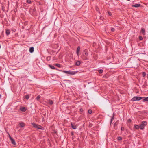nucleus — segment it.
<instances>
[{"label": "nucleus", "mask_w": 148, "mask_h": 148, "mask_svg": "<svg viewBox=\"0 0 148 148\" xmlns=\"http://www.w3.org/2000/svg\"><path fill=\"white\" fill-rule=\"evenodd\" d=\"M147 124V122L145 121H143L141 123V124L140 125V129L141 130H143L144 129L145 126Z\"/></svg>", "instance_id": "nucleus-1"}, {"label": "nucleus", "mask_w": 148, "mask_h": 148, "mask_svg": "<svg viewBox=\"0 0 148 148\" xmlns=\"http://www.w3.org/2000/svg\"><path fill=\"white\" fill-rule=\"evenodd\" d=\"M61 71L63 72L66 74L71 75H75L77 73V72L76 71H70L65 70Z\"/></svg>", "instance_id": "nucleus-2"}, {"label": "nucleus", "mask_w": 148, "mask_h": 148, "mask_svg": "<svg viewBox=\"0 0 148 148\" xmlns=\"http://www.w3.org/2000/svg\"><path fill=\"white\" fill-rule=\"evenodd\" d=\"M143 97H141L138 96H135L133 97L131 99L132 101H139L143 99Z\"/></svg>", "instance_id": "nucleus-3"}, {"label": "nucleus", "mask_w": 148, "mask_h": 148, "mask_svg": "<svg viewBox=\"0 0 148 148\" xmlns=\"http://www.w3.org/2000/svg\"><path fill=\"white\" fill-rule=\"evenodd\" d=\"M32 124L33 126V127H34V128H38V129H41L42 130H43L44 129L43 127H42V128H41L39 127H41V126L36 124L34 123H32Z\"/></svg>", "instance_id": "nucleus-4"}, {"label": "nucleus", "mask_w": 148, "mask_h": 148, "mask_svg": "<svg viewBox=\"0 0 148 148\" xmlns=\"http://www.w3.org/2000/svg\"><path fill=\"white\" fill-rule=\"evenodd\" d=\"M20 110L22 112H25L27 110V108L25 107H20Z\"/></svg>", "instance_id": "nucleus-5"}, {"label": "nucleus", "mask_w": 148, "mask_h": 148, "mask_svg": "<svg viewBox=\"0 0 148 148\" xmlns=\"http://www.w3.org/2000/svg\"><path fill=\"white\" fill-rule=\"evenodd\" d=\"M11 143H12V144L14 145H15L16 144V143L15 142V141L14 139L13 138H11L10 140Z\"/></svg>", "instance_id": "nucleus-6"}, {"label": "nucleus", "mask_w": 148, "mask_h": 148, "mask_svg": "<svg viewBox=\"0 0 148 148\" xmlns=\"http://www.w3.org/2000/svg\"><path fill=\"white\" fill-rule=\"evenodd\" d=\"M71 126L72 128L73 129H75L77 128V127L74 123H71Z\"/></svg>", "instance_id": "nucleus-7"}, {"label": "nucleus", "mask_w": 148, "mask_h": 148, "mask_svg": "<svg viewBox=\"0 0 148 148\" xmlns=\"http://www.w3.org/2000/svg\"><path fill=\"white\" fill-rule=\"evenodd\" d=\"M140 32L143 35H145V30L144 28H141Z\"/></svg>", "instance_id": "nucleus-8"}, {"label": "nucleus", "mask_w": 148, "mask_h": 148, "mask_svg": "<svg viewBox=\"0 0 148 148\" xmlns=\"http://www.w3.org/2000/svg\"><path fill=\"white\" fill-rule=\"evenodd\" d=\"M34 50V47H30L29 49V51L30 53H33Z\"/></svg>", "instance_id": "nucleus-9"}, {"label": "nucleus", "mask_w": 148, "mask_h": 148, "mask_svg": "<svg viewBox=\"0 0 148 148\" xmlns=\"http://www.w3.org/2000/svg\"><path fill=\"white\" fill-rule=\"evenodd\" d=\"M82 58L84 60H86L88 59L87 56H85L83 54L82 57Z\"/></svg>", "instance_id": "nucleus-10"}, {"label": "nucleus", "mask_w": 148, "mask_h": 148, "mask_svg": "<svg viewBox=\"0 0 148 148\" xmlns=\"http://www.w3.org/2000/svg\"><path fill=\"white\" fill-rule=\"evenodd\" d=\"M134 128L135 130H138L139 128H140V126L138 125H135L134 126Z\"/></svg>", "instance_id": "nucleus-11"}, {"label": "nucleus", "mask_w": 148, "mask_h": 148, "mask_svg": "<svg viewBox=\"0 0 148 148\" xmlns=\"http://www.w3.org/2000/svg\"><path fill=\"white\" fill-rule=\"evenodd\" d=\"M140 4H136L135 5H132V7H135L136 8H138L140 7Z\"/></svg>", "instance_id": "nucleus-12"}, {"label": "nucleus", "mask_w": 148, "mask_h": 148, "mask_svg": "<svg viewBox=\"0 0 148 148\" xmlns=\"http://www.w3.org/2000/svg\"><path fill=\"white\" fill-rule=\"evenodd\" d=\"M80 47L79 46L77 48V49L76 50V53L77 55H79V51H80Z\"/></svg>", "instance_id": "nucleus-13"}, {"label": "nucleus", "mask_w": 148, "mask_h": 148, "mask_svg": "<svg viewBox=\"0 0 148 148\" xmlns=\"http://www.w3.org/2000/svg\"><path fill=\"white\" fill-rule=\"evenodd\" d=\"M81 64V62L80 61H78L75 62V65L77 66H79Z\"/></svg>", "instance_id": "nucleus-14"}, {"label": "nucleus", "mask_w": 148, "mask_h": 148, "mask_svg": "<svg viewBox=\"0 0 148 148\" xmlns=\"http://www.w3.org/2000/svg\"><path fill=\"white\" fill-rule=\"evenodd\" d=\"M49 66L51 69H56L57 70L58 69L57 68H56L53 65H49Z\"/></svg>", "instance_id": "nucleus-15"}, {"label": "nucleus", "mask_w": 148, "mask_h": 148, "mask_svg": "<svg viewBox=\"0 0 148 148\" xmlns=\"http://www.w3.org/2000/svg\"><path fill=\"white\" fill-rule=\"evenodd\" d=\"M20 127H23L25 126V123L23 122H21L19 123Z\"/></svg>", "instance_id": "nucleus-16"}, {"label": "nucleus", "mask_w": 148, "mask_h": 148, "mask_svg": "<svg viewBox=\"0 0 148 148\" xmlns=\"http://www.w3.org/2000/svg\"><path fill=\"white\" fill-rule=\"evenodd\" d=\"M6 34L7 36L8 35L10 34V31L9 29H6Z\"/></svg>", "instance_id": "nucleus-17"}, {"label": "nucleus", "mask_w": 148, "mask_h": 148, "mask_svg": "<svg viewBox=\"0 0 148 148\" xmlns=\"http://www.w3.org/2000/svg\"><path fill=\"white\" fill-rule=\"evenodd\" d=\"M143 99H144L143 101H146L148 102V97H144Z\"/></svg>", "instance_id": "nucleus-18"}, {"label": "nucleus", "mask_w": 148, "mask_h": 148, "mask_svg": "<svg viewBox=\"0 0 148 148\" xmlns=\"http://www.w3.org/2000/svg\"><path fill=\"white\" fill-rule=\"evenodd\" d=\"M48 103L50 105H52L53 104V101H52V100H49V101Z\"/></svg>", "instance_id": "nucleus-19"}, {"label": "nucleus", "mask_w": 148, "mask_h": 148, "mask_svg": "<svg viewBox=\"0 0 148 148\" xmlns=\"http://www.w3.org/2000/svg\"><path fill=\"white\" fill-rule=\"evenodd\" d=\"M146 75V74L145 72H143L142 73V75L143 77H144Z\"/></svg>", "instance_id": "nucleus-20"}, {"label": "nucleus", "mask_w": 148, "mask_h": 148, "mask_svg": "<svg viewBox=\"0 0 148 148\" xmlns=\"http://www.w3.org/2000/svg\"><path fill=\"white\" fill-rule=\"evenodd\" d=\"M122 138L121 136H119L117 137L118 140H122Z\"/></svg>", "instance_id": "nucleus-21"}, {"label": "nucleus", "mask_w": 148, "mask_h": 148, "mask_svg": "<svg viewBox=\"0 0 148 148\" xmlns=\"http://www.w3.org/2000/svg\"><path fill=\"white\" fill-rule=\"evenodd\" d=\"M51 56H49L47 58V61H49L51 60Z\"/></svg>", "instance_id": "nucleus-22"}, {"label": "nucleus", "mask_w": 148, "mask_h": 148, "mask_svg": "<svg viewBox=\"0 0 148 148\" xmlns=\"http://www.w3.org/2000/svg\"><path fill=\"white\" fill-rule=\"evenodd\" d=\"M56 66L58 67H60V65L59 64L57 63L56 64H55Z\"/></svg>", "instance_id": "nucleus-23"}, {"label": "nucleus", "mask_w": 148, "mask_h": 148, "mask_svg": "<svg viewBox=\"0 0 148 148\" xmlns=\"http://www.w3.org/2000/svg\"><path fill=\"white\" fill-rule=\"evenodd\" d=\"M103 72V70L102 69H100L99 70V73L100 74H101Z\"/></svg>", "instance_id": "nucleus-24"}, {"label": "nucleus", "mask_w": 148, "mask_h": 148, "mask_svg": "<svg viewBox=\"0 0 148 148\" xmlns=\"http://www.w3.org/2000/svg\"><path fill=\"white\" fill-rule=\"evenodd\" d=\"M92 110L90 109L88 111V112L89 114H91L92 113Z\"/></svg>", "instance_id": "nucleus-25"}, {"label": "nucleus", "mask_w": 148, "mask_h": 148, "mask_svg": "<svg viewBox=\"0 0 148 148\" xmlns=\"http://www.w3.org/2000/svg\"><path fill=\"white\" fill-rule=\"evenodd\" d=\"M40 95H38L37 97H36V99L37 100H39V99H40Z\"/></svg>", "instance_id": "nucleus-26"}, {"label": "nucleus", "mask_w": 148, "mask_h": 148, "mask_svg": "<svg viewBox=\"0 0 148 148\" xmlns=\"http://www.w3.org/2000/svg\"><path fill=\"white\" fill-rule=\"evenodd\" d=\"M27 2L29 4H30L31 3V1L30 0H27Z\"/></svg>", "instance_id": "nucleus-27"}, {"label": "nucleus", "mask_w": 148, "mask_h": 148, "mask_svg": "<svg viewBox=\"0 0 148 148\" xmlns=\"http://www.w3.org/2000/svg\"><path fill=\"white\" fill-rule=\"evenodd\" d=\"M25 98L27 99H28L29 98V96L28 95H27L25 96Z\"/></svg>", "instance_id": "nucleus-28"}, {"label": "nucleus", "mask_w": 148, "mask_h": 148, "mask_svg": "<svg viewBox=\"0 0 148 148\" xmlns=\"http://www.w3.org/2000/svg\"><path fill=\"white\" fill-rule=\"evenodd\" d=\"M114 119V116H113L112 117V118L111 119V122H110L111 124V123L112 122V121H113V120Z\"/></svg>", "instance_id": "nucleus-29"}, {"label": "nucleus", "mask_w": 148, "mask_h": 148, "mask_svg": "<svg viewBox=\"0 0 148 148\" xmlns=\"http://www.w3.org/2000/svg\"><path fill=\"white\" fill-rule=\"evenodd\" d=\"M5 7H4V6L3 5H2V10H3V11H5Z\"/></svg>", "instance_id": "nucleus-30"}, {"label": "nucleus", "mask_w": 148, "mask_h": 148, "mask_svg": "<svg viewBox=\"0 0 148 148\" xmlns=\"http://www.w3.org/2000/svg\"><path fill=\"white\" fill-rule=\"evenodd\" d=\"M88 53L87 52H85V55L86 56H88Z\"/></svg>", "instance_id": "nucleus-31"}, {"label": "nucleus", "mask_w": 148, "mask_h": 148, "mask_svg": "<svg viewBox=\"0 0 148 148\" xmlns=\"http://www.w3.org/2000/svg\"><path fill=\"white\" fill-rule=\"evenodd\" d=\"M139 39L140 40H142L143 39V38L141 36H139Z\"/></svg>", "instance_id": "nucleus-32"}, {"label": "nucleus", "mask_w": 148, "mask_h": 148, "mask_svg": "<svg viewBox=\"0 0 148 148\" xmlns=\"http://www.w3.org/2000/svg\"><path fill=\"white\" fill-rule=\"evenodd\" d=\"M118 124V123L117 122H115L114 124V127L116 126Z\"/></svg>", "instance_id": "nucleus-33"}, {"label": "nucleus", "mask_w": 148, "mask_h": 148, "mask_svg": "<svg viewBox=\"0 0 148 148\" xmlns=\"http://www.w3.org/2000/svg\"><path fill=\"white\" fill-rule=\"evenodd\" d=\"M8 134L9 135V138L10 140L11 139V138H12L11 137V136H10V135L9 133L8 132Z\"/></svg>", "instance_id": "nucleus-34"}, {"label": "nucleus", "mask_w": 148, "mask_h": 148, "mask_svg": "<svg viewBox=\"0 0 148 148\" xmlns=\"http://www.w3.org/2000/svg\"><path fill=\"white\" fill-rule=\"evenodd\" d=\"M108 14L109 16H111L112 15L111 12H108Z\"/></svg>", "instance_id": "nucleus-35"}, {"label": "nucleus", "mask_w": 148, "mask_h": 148, "mask_svg": "<svg viewBox=\"0 0 148 148\" xmlns=\"http://www.w3.org/2000/svg\"><path fill=\"white\" fill-rule=\"evenodd\" d=\"M111 30L112 32H114L115 31V29L114 28H112L111 29Z\"/></svg>", "instance_id": "nucleus-36"}, {"label": "nucleus", "mask_w": 148, "mask_h": 148, "mask_svg": "<svg viewBox=\"0 0 148 148\" xmlns=\"http://www.w3.org/2000/svg\"><path fill=\"white\" fill-rule=\"evenodd\" d=\"M121 131H123L124 130V128L123 127H122L121 128Z\"/></svg>", "instance_id": "nucleus-37"}, {"label": "nucleus", "mask_w": 148, "mask_h": 148, "mask_svg": "<svg viewBox=\"0 0 148 148\" xmlns=\"http://www.w3.org/2000/svg\"><path fill=\"white\" fill-rule=\"evenodd\" d=\"M71 135L72 136H73L74 135V132H71Z\"/></svg>", "instance_id": "nucleus-38"}, {"label": "nucleus", "mask_w": 148, "mask_h": 148, "mask_svg": "<svg viewBox=\"0 0 148 148\" xmlns=\"http://www.w3.org/2000/svg\"><path fill=\"white\" fill-rule=\"evenodd\" d=\"M81 112H82L83 111V109L82 108H81L80 110Z\"/></svg>", "instance_id": "nucleus-39"}, {"label": "nucleus", "mask_w": 148, "mask_h": 148, "mask_svg": "<svg viewBox=\"0 0 148 148\" xmlns=\"http://www.w3.org/2000/svg\"><path fill=\"white\" fill-rule=\"evenodd\" d=\"M96 10L97 11H98V10H99L98 8H96Z\"/></svg>", "instance_id": "nucleus-40"}, {"label": "nucleus", "mask_w": 148, "mask_h": 148, "mask_svg": "<svg viewBox=\"0 0 148 148\" xmlns=\"http://www.w3.org/2000/svg\"><path fill=\"white\" fill-rule=\"evenodd\" d=\"M43 115H44V116H46V113H45V114H43Z\"/></svg>", "instance_id": "nucleus-41"}, {"label": "nucleus", "mask_w": 148, "mask_h": 148, "mask_svg": "<svg viewBox=\"0 0 148 148\" xmlns=\"http://www.w3.org/2000/svg\"><path fill=\"white\" fill-rule=\"evenodd\" d=\"M1 98V95L0 94V98Z\"/></svg>", "instance_id": "nucleus-42"}, {"label": "nucleus", "mask_w": 148, "mask_h": 148, "mask_svg": "<svg viewBox=\"0 0 148 148\" xmlns=\"http://www.w3.org/2000/svg\"><path fill=\"white\" fill-rule=\"evenodd\" d=\"M44 119V117H42V119Z\"/></svg>", "instance_id": "nucleus-43"}, {"label": "nucleus", "mask_w": 148, "mask_h": 148, "mask_svg": "<svg viewBox=\"0 0 148 148\" xmlns=\"http://www.w3.org/2000/svg\"><path fill=\"white\" fill-rule=\"evenodd\" d=\"M147 75V77H148V74Z\"/></svg>", "instance_id": "nucleus-44"}]
</instances>
